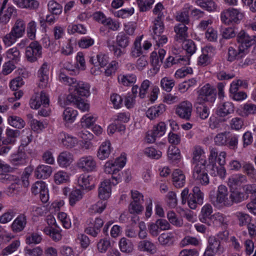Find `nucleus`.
I'll list each match as a JSON object with an SVG mask.
<instances>
[{"mask_svg":"<svg viewBox=\"0 0 256 256\" xmlns=\"http://www.w3.org/2000/svg\"><path fill=\"white\" fill-rule=\"evenodd\" d=\"M59 78L62 82L69 86L70 94L66 97V104L76 106L82 111L88 110L89 105L85 102L82 96L88 97L90 96L89 84L68 76L64 72H60Z\"/></svg>","mask_w":256,"mask_h":256,"instance_id":"nucleus-1","label":"nucleus"},{"mask_svg":"<svg viewBox=\"0 0 256 256\" xmlns=\"http://www.w3.org/2000/svg\"><path fill=\"white\" fill-rule=\"evenodd\" d=\"M130 42L129 37L126 34L120 32L116 38L118 46L108 43V46L110 50L113 52L114 55L118 58L125 52L124 49L128 46Z\"/></svg>","mask_w":256,"mask_h":256,"instance_id":"nucleus-2","label":"nucleus"},{"mask_svg":"<svg viewBox=\"0 0 256 256\" xmlns=\"http://www.w3.org/2000/svg\"><path fill=\"white\" fill-rule=\"evenodd\" d=\"M224 250L222 242L216 236H210L208 238V244L204 256H214L215 254H221Z\"/></svg>","mask_w":256,"mask_h":256,"instance_id":"nucleus-3","label":"nucleus"},{"mask_svg":"<svg viewBox=\"0 0 256 256\" xmlns=\"http://www.w3.org/2000/svg\"><path fill=\"white\" fill-rule=\"evenodd\" d=\"M255 36H250L244 30H241L236 36L238 48L244 54L255 42Z\"/></svg>","mask_w":256,"mask_h":256,"instance_id":"nucleus-4","label":"nucleus"},{"mask_svg":"<svg viewBox=\"0 0 256 256\" xmlns=\"http://www.w3.org/2000/svg\"><path fill=\"white\" fill-rule=\"evenodd\" d=\"M42 48L36 41L32 42L26 49V58L28 61L34 62L37 60L38 58L42 56Z\"/></svg>","mask_w":256,"mask_h":256,"instance_id":"nucleus-5","label":"nucleus"},{"mask_svg":"<svg viewBox=\"0 0 256 256\" xmlns=\"http://www.w3.org/2000/svg\"><path fill=\"white\" fill-rule=\"evenodd\" d=\"M20 132L18 130H13L8 127L5 130L4 135L2 136V128L0 127V139L5 145L13 144L16 138L20 136Z\"/></svg>","mask_w":256,"mask_h":256,"instance_id":"nucleus-6","label":"nucleus"},{"mask_svg":"<svg viewBox=\"0 0 256 256\" xmlns=\"http://www.w3.org/2000/svg\"><path fill=\"white\" fill-rule=\"evenodd\" d=\"M192 105L188 100L180 102L176 108V114L181 118L189 120L192 116Z\"/></svg>","mask_w":256,"mask_h":256,"instance_id":"nucleus-7","label":"nucleus"},{"mask_svg":"<svg viewBox=\"0 0 256 256\" xmlns=\"http://www.w3.org/2000/svg\"><path fill=\"white\" fill-rule=\"evenodd\" d=\"M204 194L198 186H194L192 192L189 194L188 205L191 209H196L198 205L203 203Z\"/></svg>","mask_w":256,"mask_h":256,"instance_id":"nucleus-8","label":"nucleus"},{"mask_svg":"<svg viewBox=\"0 0 256 256\" xmlns=\"http://www.w3.org/2000/svg\"><path fill=\"white\" fill-rule=\"evenodd\" d=\"M49 98L48 95L44 91H42L40 94H36L33 96L30 102V104L32 108L38 109L41 105L47 108L49 106Z\"/></svg>","mask_w":256,"mask_h":256,"instance_id":"nucleus-9","label":"nucleus"},{"mask_svg":"<svg viewBox=\"0 0 256 256\" xmlns=\"http://www.w3.org/2000/svg\"><path fill=\"white\" fill-rule=\"evenodd\" d=\"M166 132V124L163 122H160L154 126L153 129L148 132L146 136L148 142H154L156 138L162 136Z\"/></svg>","mask_w":256,"mask_h":256,"instance_id":"nucleus-10","label":"nucleus"},{"mask_svg":"<svg viewBox=\"0 0 256 256\" xmlns=\"http://www.w3.org/2000/svg\"><path fill=\"white\" fill-rule=\"evenodd\" d=\"M248 198V194H244L238 188L231 190L228 195V200L226 201V204L228 206H231L234 203H240L247 200Z\"/></svg>","mask_w":256,"mask_h":256,"instance_id":"nucleus-11","label":"nucleus"},{"mask_svg":"<svg viewBox=\"0 0 256 256\" xmlns=\"http://www.w3.org/2000/svg\"><path fill=\"white\" fill-rule=\"evenodd\" d=\"M164 30V24L158 23L154 24L152 28V38L159 46L160 44H165L167 42L166 37L162 35Z\"/></svg>","mask_w":256,"mask_h":256,"instance_id":"nucleus-12","label":"nucleus"},{"mask_svg":"<svg viewBox=\"0 0 256 256\" xmlns=\"http://www.w3.org/2000/svg\"><path fill=\"white\" fill-rule=\"evenodd\" d=\"M228 200V188L224 185H220L218 188L216 198L212 201L214 204H222L226 206H228L226 204V201Z\"/></svg>","mask_w":256,"mask_h":256,"instance_id":"nucleus-13","label":"nucleus"},{"mask_svg":"<svg viewBox=\"0 0 256 256\" xmlns=\"http://www.w3.org/2000/svg\"><path fill=\"white\" fill-rule=\"evenodd\" d=\"M49 66L46 62H44L38 72V77L39 78L38 86L40 88H44L48 85V82Z\"/></svg>","mask_w":256,"mask_h":256,"instance_id":"nucleus-14","label":"nucleus"},{"mask_svg":"<svg viewBox=\"0 0 256 256\" xmlns=\"http://www.w3.org/2000/svg\"><path fill=\"white\" fill-rule=\"evenodd\" d=\"M10 161L14 166L25 165L26 164L27 156L24 149L19 147L18 152L12 155Z\"/></svg>","mask_w":256,"mask_h":256,"instance_id":"nucleus-15","label":"nucleus"},{"mask_svg":"<svg viewBox=\"0 0 256 256\" xmlns=\"http://www.w3.org/2000/svg\"><path fill=\"white\" fill-rule=\"evenodd\" d=\"M77 166L84 171H92L96 168V162L92 156H88L80 158Z\"/></svg>","mask_w":256,"mask_h":256,"instance_id":"nucleus-16","label":"nucleus"},{"mask_svg":"<svg viewBox=\"0 0 256 256\" xmlns=\"http://www.w3.org/2000/svg\"><path fill=\"white\" fill-rule=\"evenodd\" d=\"M126 162V154H121L120 156H119L116 160L115 162L114 163L110 162H106L104 165V171L106 173L110 174L112 172H113V170L114 168H116V166L122 168L124 166Z\"/></svg>","mask_w":256,"mask_h":256,"instance_id":"nucleus-17","label":"nucleus"},{"mask_svg":"<svg viewBox=\"0 0 256 256\" xmlns=\"http://www.w3.org/2000/svg\"><path fill=\"white\" fill-rule=\"evenodd\" d=\"M234 112V106L231 102H226L220 104L218 106L216 114L220 118H224Z\"/></svg>","mask_w":256,"mask_h":256,"instance_id":"nucleus-18","label":"nucleus"},{"mask_svg":"<svg viewBox=\"0 0 256 256\" xmlns=\"http://www.w3.org/2000/svg\"><path fill=\"white\" fill-rule=\"evenodd\" d=\"M73 160V155L67 151L60 152L57 158V162L60 166L64 168L69 166Z\"/></svg>","mask_w":256,"mask_h":256,"instance_id":"nucleus-19","label":"nucleus"},{"mask_svg":"<svg viewBox=\"0 0 256 256\" xmlns=\"http://www.w3.org/2000/svg\"><path fill=\"white\" fill-rule=\"evenodd\" d=\"M16 10L12 6H8L6 10L4 7L0 9V22L6 24L12 17L16 16Z\"/></svg>","mask_w":256,"mask_h":256,"instance_id":"nucleus-20","label":"nucleus"},{"mask_svg":"<svg viewBox=\"0 0 256 256\" xmlns=\"http://www.w3.org/2000/svg\"><path fill=\"white\" fill-rule=\"evenodd\" d=\"M110 182V180H104L101 182L98 188V197L100 200H106L111 194Z\"/></svg>","mask_w":256,"mask_h":256,"instance_id":"nucleus-21","label":"nucleus"},{"mask_svg":"<svg viewBox=\"0 0 256 256\" xmlns=\"http://www.w3.org/2000/svg\"><path fill=\"white\" fill-rule=\"evenodd\" d=\"M214 94V89L209 84H206L203 86L199 91V94L198 98V103H201L204 101H208V97L212 96L213 98Z\"/></svg>","mask_w":256,"mask_h":256,"instance_id":"nucleus-22","label":"nucleus"},{"mask_svg":"<svg viewBox=\"0 0 256 256\" xmlns=\"http://www.w3.org/2000/svg\"><path fill=\"white\" fill-rule=\"evenodd\" d=\"M212 208L210 204H205L202 208L201 214L200 216V221L208 226L211 224L212 214Z\"/></svg>","mask_w":256,"mask_h":256,"instance_id":"nucleus-23","label":"nucleus"},{"mask_svg":"<svg viewBox=\"0 0 256 256\" xmlns=\"http://www.w3.org/2000/svg\"><path fill=\"white\" fill-rule=\"evenodd\" d=\"M26 224V216L24 214H20L13 222L12 229L14 232H20L24 228Z\"/></svg>","mask_w":256,"mask_h":256,"instance_id":"nucleus-24","label":"nucleus"},{"mask_svg":"<svg viewBox=\"0 0 256 256\" xmlns=\"http://www.w3.org/2000/svg\"><path fill=\"white\" fill-rule=\"evenodd\" d=\"M111 149V144L109 140L103 142L98 148L97 156L100 160L107 158L110 154Z\"/></svg>","mask_w":256,"mask_h":256,"instance_id":"nucleus-25","label":"nucleus"},{"mask_svg":"<svg viewBox=\"0 0 256 256\" xmlns=\"http://www.w3.org/2000/svg\"><path fill=\"white\" fill-rule=\"evenodd\" d=\"M52 172L51 166L46 165L38 166L34 171V175L37 178L45 179L50 176Z\"/></svg>","mask_w":256,"mask_h":256,"instance_id":"nucleus-26","label":"nucleus"},{"mask_svg":"<svg viewBox=\"0 0 256 256\" xmlns=\"http://www.w3.org/2000/svg\"><path fill=\"white\" fill-rule=\"evenodd\" d=\"M58 138L63 146L68 148L74 147L77 144V140L76 138L71 136L63 132L58 134Z\"/></svg>","mask_w":256,"mask_h":256,"instance_id":"nucleus-27","label":"nucleus"},{"mask_svg":"<svg viewBox=\"0 0 256 256\" xmlns=\"http://www.w3.org/2000/svg\"><path fill=\"white\" fill-rule=\"evenodd\" d=\"M26 24L24 20L18 19L15 22L10 32L19 38H22L25 33Z\"/></svg>","mask_w":256,"mask_h":256,"instance_id":"nucleus-28","label":"nucleus"},{"mask_svg":"<svg viewBox=\"0 0 256 256\" xmlns=\"http://www.w3.org/2000/svg\"><path fill=\"white\" fill-rule=\"evenodd\" d=\"M92 178L88 174L80 175L78 180V185L83 189L90 190L94 188Z\"/></svg>","mask_w":256,"mask_h":256,"instance_id":"nucleus-29","label":"nucleus"},{"mask_svg":"<svg viewBox=\"0 0 256 256\" xmlns=\"http://www.w3.org/2000/svg\"><path fill=\"white\" fill-rule=\"evenodd\" d=\"M173 184L176 188H180L184 186L185 184V176L180 170H176L173 172L172 174Z\"/></svg>","mask_w":256,"mask_h":256,"instance_id":"nucleus-30","label":"nucleus"},{"mask_svg":"<svg viewBox=\"0 0 256 256\" xmlns=\"http://www.w3.org/2000/svg\"><path fill=\"white\" fill-rule=\"evenodd\" d=\"M89 62L95 67L100 66L102 68L108 64V58L106 55L99 54H97L96 56L90 57Z\"/></svg>","mask_w":256,"mask_h":256,"instance_id":"nucleus-31","label":"nucleus"},{"mask_svg":"<svg viewBox=\"0 0 256 256\" xmlns=\"http://www.w3.org/2000/svg\"><path fill=\"white\" fill-rule=\"evenodd\" d=\"M174 30L176 33L175 40L176 41L182 42L186 40L187 37L188 28L184 24H178L174 26Z\"/></svg>","mask_w":256,"mask_h":256,"instance_id":"nucleus-32","label":"nucleus"},{"mask_svg":"<svg viewBox=\"0 0 256 256\" xmlns=\"http://www.w3.org/2000/svg\"><path fill=\"white\" fill-rule=\"evenodd\" d=\"M164 110V105L160 104L149 108L146 112V115L150 119L153 120L162 114Z\"/></svg>","mask_w":256,"mask_h":256,"instance_id":"nucleus-33","label":"nucleus"},{"mask_svg":"<svg viewBox=\"0 0 256 256\" xmlns=\"http://www.w3.org/2000/svg\"><path fill=\"white\" fill-rule=\"evenodd\" d=\"M120 248L122 252L130 254L134 249V246L132 242L126 238H122L118 243Z\"/></svg>","mask_w":256,"mask_h":256,"instance_id":"nucleus-34","label":"nucleus"},{"mask_svg":"<svg viewBox=\"0 0 256 256\" xmlns=\"http://www.w3.org/2000/svg\"><path fill=\"white\" fill-rule=\"evenodd\" d=\"M6 56L9 61L17 64L20 59L21 54L18 48L16 46L9 48L6 52Z\"/></svg>","mask_w":256,"mask_h":256,"instance_id":"nucleus-35","label":"nucleus"},{"mask_svg":"<svg viewBox=\"0 0 256 256\" xmlns=\"http://www.w3.org/2000/svg\"><path fill=\"white\" fill-rule=\"evenodd\" d=\"M168 156L170 162L177 163L180 159V150L175 146H170L168 150Z\"/></svg>","mask_w":256,"mask_h":256,"instance_id":"nucleus-36","label":"nucleus"},{"mask_svg":"<svg viewBox=\"0 0 256 256\" xmlns=\"http://www.w3.org/2000/svg\"><path fill=\"white\" fill-rule=\"evenodd\" d=\"M211 224L210 226L212 225H228V220L227 217L220 212H216L212 215L211 218Z\"/></svg>","mask_w":256,"mask_h":256,"instance_id":"nucleus-37","label":"nucleus"},{"mask_svg":"<svg viewBox=\"0 0 256 256\" xmlns=\"http://www.w3.org/2000/svg\"><path fill=\"white\" fill-rule=\"evenodd\" d=\"M8 124L16 130L23 128L25 126L24 121L20 117L16 116H10L8 118Z\"/></svg>","mask_w":256,"mask_h":256,"instance_id":"nucleus-38","label":"nucleus"},{"mask_svg":"<svg viewBox=\"0 0 256 256\" xmlns=\"http://www.w3.org/2000/svg\"><path fill=\"white\" fill-rule=\"evenodd\" d=\"M33 138L32 132L31 130L26 128L22 130L21 144L19 147L24 148L26 146L32 141Z\"/></svg>","mask_w":256,"mask_h":256,"instance_id":"nucleus-39","label":"nucleus"},{"mask_svg":"<svg viewBox=\"0 0 256 256\" xmlns=\"http://www.w3.org/2000/svg\"><path fill=\"white\" fill-rule=\"evenodd\" d=\"M138 248L141 251H146L153 254L156 250L155 245L148 240L140 241L138 244Z\"/></svg>","mask_w":256,"mask_h":256,"instance_id":"nucleus-40","label":"nucleus"},{"mask_svg":"<svg viewBox=\"0 0 256 256\" xmlns=\"http://www.w3.org/2000/svg\"><path fill=\"white\" fill-rule=\"evenodd\" d=\"M196 3L198 6L208 12H214L217 9L216 4L212 0L205 2L204 0H196Z\"/></svg>","mask_w":256,"mask_h":256,"instance_id":"nucleus-41","label":"nucleus"},{"mask_svg":"<svg viewBox=\"0 0 256 256\" xmlns=\"http://www.w3.org/2000/svg\"><path fill=\"white\" fill-rule=\"evenodd\" d=\"M204 152L202 146H196L194 148L192 152V160L194 162H200L206 161L204 159Z\"/></svg>","mask_w":256,"mask_h":256,"instance_id":"nucleus-42","label":"nucleus"},{"mask_svg":"<svg viewBox=\"0 0 256 256\" xmlns=\"http://www.w3.org/2000/svg\"><path fill=\"white\" fill-rule=\"evenodd\" d=\"M2 38L4 46L6 47H9L14 44L19 38L10 32L4 36Z\"/></svg>","mask_w":256,"mask_h":256,"instance_id":"nucleus-43","label":"nucleus"},{"mask_svg":"<svg viewBox=\"0 0 256 256\" xmlns=\"http://www.w3.org/2000/svg\"><path fill=\"white\" fill-rule=\"evenodd\" d=\"M242 113L244 116L256 114V104L252 103L244 104L242 108Z\"/></svg>","mask_w":256,"mask_h":256,"instance_id":"nucleus-44","label":"nucleus"},{"mask_svg":"<svg viewBox=\"0 0 256 256\" xmlns=\"http://www.w3.org/2000/svg\"><path fill=\"white\" fill-rule=\"evenodd\" d=\"M82 192L78 189L72 190L69 196V202L71 206H74L76 203L82 198Z\"/></svg>","mask_w":256,"mask_h":256,"instance_id":"nucleus-45","label":"nucleus"},{"mask_svg":"<svg viewBox=\"0 0 256 256\" xmlns=\"http://www.w3.org/2000/svg\"><path fill=\"white\" fill-rule=\"evenodd\" d=\"M44 232L54 241H59L62 238V234L59 230L52 227H46L44 229Z\"/></svg>","mask_w":256,"mask_h":256,"instance_id":"nucleus-46","label":"nucleus"},{"mask_svg":"<svg viewBox=\"0 0 256 256\" xmlns=\"http://www.w3.org/2000/svg\"><path fill=\"white\" fill-rule=\"evenodd\" d=\"M244 54L243 52L240 50V48L237 51L232 47H230L228 50V60L232 62L236 59H240Z\"/></svg>","mask_w":256,"mask_h":256,"instance_id":"nucleus-47","label":"nucleus"},{"mask_svg":"<svg viewBox=\"0 0 256 256\" xmlns=\"http://www.w3.org/2000/svg\"><path fill=\"white\" fill-rule=\"evenodd\" d=\"M48 10L52 14L58 15L62 12V6L54 0H50L48 3Z\"/></svg>","mask_w":256,"mask_h":256,"instance_id":"nucleus-48","label":"nucleus"},{"mask_svg":"<svg viewBox=\"0 0 256 256\" xmlns=\"http://www.w3.org/2000/svg\"><path fill=\"white\" fill-rule=\"evenodd\" d=\"M136 80V76L134 74H126L118 78V81L126 86H128L134 84Z\"/></svg>","mask_w":256,"mask_h":256,"instance_id":"nucleus-49","label":"nucleus"},{"mask_svg":"<svg viewBox=\"0 0 256 256\" xmlns=\"http://www.w3.org/2000/svg\"><path fill=\"white\" fill-rule=\"evenodd\" d=\"M77 115L76 110L69 108H66L63 112L64 119L68 122H72Z\"/></svg>","mask_w":256,"mask_h":256,"instance_id":"nucleus-50","label":"nucleus"},{"mask_svg":"<svg viewBox=\"0 0 256 256\" xmlns=\"http://www.w3.org/2000/svg\"><path fill=\"white\" fill-rule=\"evenodd\" d=\"M183 48L190 54L189 56L194 54L196 50V46L194 42L190 40H184L182 44Z\"/></svg>","mask_w":256,"mask_h":256,"instance_id":"nucleus-51","label":"nucleus"},{"mask_svg":"<svg viewBox=\"0 0 256 256\" xmlns=\"http://www.w3.org/2000/svg\"><path fill=\"white\" fill-rule=\"evenodd\" d=\"M160 86L164 90L170 92L174 86V82L172 79L164 77L161 80Z\"/></svg>","mask_w":256,"mask_h":256,"instance_id":"nucleus-52","label":"nucleus"},{"mask_svg":"<svg viewBox=\"0 0 256 256\" xmlns=\"http://www.w3.org/2000/svg\"><path fill=\"white\" fill-rule=\"evenodd\" d=\"M19 178L18 176L8 173L0 174V181L4 183L12 184L14 182H18Z\"/></svg>","mask_w":256,"mask_h":256,"instance_id":"nucleus-53","label":"nucleus"},{"mask_svg":"<svg viewBox=\"0 0 256 256\" xmlns=\"http://www.w3.org/2000/svg\"><path fill=\"white\" fill-rule=\"evenodd\" d=\"M142 54L140 40L136 38L132 48L131 54L132 57L137 58Z\"/></svg>","mask_w":256,"mask_h":256,"instance_id":"nucleus-54","label":"nucleus"},{"mask_svg":"<svg viewBox=\"0 0 256 256\" xmlns=\"http://www.w3.org/2000/svg\"><path fill=\"white\" fill-rule=\"evenodd\" d=\"M238 136L236 134H232L228 137L226 146L230 149L236 150L238 148Z\"/></svg>","mask_w":256,"mask_h":256,"instance_id":"nucleus-55","label":"nucleus"},{"mask_svg":"<svg viewBox=\"0 0 256 256\" xmlns=\"http://www.w3.org/2000/svg\"><path fill=\"white\" fill-rule=\"evenodd\" d=\"M166 201L169 207L174 208L178 204L176 193L172 191L169 192L166 196Z\"/></svg>","mask_w":256,"mask_h":256,"instance_id":"nucleus-56","label":"nucleus"},{"mask_svg":"<svg viewBox=\"0 0 256 256\" xmlns=\"http://www.w3.org/2000/svg\"><path fill=\"white\" fill-rule=\"evenodd\" d=\"M196 111L202 120L206 118L209 115L208 108L200 103L196 106Z\"/></svg>","mask_w":256,"mask_h":256,"instance_id":"nucleus-57","label":"nucleus"},{"mask_svg":"<svg viewBox=\"0 0 256 256\" xmlns=\"http://www.w3.org/2000/svg\"><path fill=\"white\" fill-rule=\"evenodd\" d=\"M235 214L239 221L240 226L248 224L250 221V217L248 214L242 212H238Z\"/></svg>","mask_w":256,"mask_h":256,"instance_id":"nucleus-58","label":"nucleus"},{"mask_svg":"<svg viewBox=\"0 0 256 256\" xmlns=\"http://www.w3.org/2000/svg\"><path fill=\"white\" fill-rule=\"evenodd\" d=\"M20 245V242L19 241L14 240L12 242V244L2 250V254L3 256H7L14 252L18 249Z\"/></svg>","mask_w":256,"mask_h":256,"instance_id":"nucleus-59","label":"nucleus"},{"mask_svg":"<svg viewBox=\"0 0 256 256\" xmlns=\"http://www.w3.org/2000/svg\"><path fill=\"white\" fill-rule=\"evenodd\" d=\"M69 177L68 174L63 171H59L54 176V182L57 184L66 182L68 180Z\"/></svg>","mask_w":256,"mask_h":256,"instance_id":"nucleus-60","label":"nucleus"},{"mask_svg":"<svg viewBox=\"0 0 256 256\" xmlns=\"http://www.w3.org/2000/svg\"><path fill=\"white\" fill-rule=\"evenodd\" d=\"M206 163V161L200 162H198L196 165L195 166L193 172V178H197L199 175L202 174L206 172V166L205 164Z\"/></svg>","mask_w":256,"mask_h":256,"instance_id":"nucleus-61","label":"nucleus"},{"mask_svg":"<svg viewBox=\"0 0 256 256\" xmlns=\"http://www.w3.org/2000/svg\"><path fill=\"white\" fill-rule=\"evenodd\" d=\"M25 256H41L43 254L42 248L36 246L32 248H26L24 250Z\"/></svg>","mask_w":256,"mask_h":256,"instance_id":"nucleus-62","label":"nucleus"},{"mask_svg":"<svg viewBox=\"0 0 256 256\" xmlns=\"http://www.w3.org/2000/svg\"><path fill=\"white\" fill-rule=\"evenodd\" d=\"M36 24L34 21H30L28 24L26 32L27 36L30 40H34L36 37Z\"/></svg>","mask_w":256,"mask_h":256,"instance_id":"nucleus-63","label":"nucleus"},{"mask_svg":"<svg viewBox=\"0 0 256 256\" xmlns=\"http://www.w3.org/2000/svg\"><path fill=\"white\" fill-rule=\"evenodd\" d=\"M42 238L40 235L36 232L28 234L26 238V243L30 244H38L40 242Z\"/></svg>","mask_w":256,"mask_h":256,"instance_id":"nucleus-64","label":"nucleus"}]
</instances>
